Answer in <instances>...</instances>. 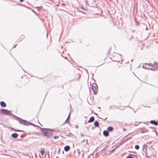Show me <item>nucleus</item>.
Wrapping results in <instances>:
<instances>
[{"label": "nucleus", "mask_w": 158, "mask_h": 158, "mask_svg": "<svg viewBox=\"0 0 158 158\" xmlns=\"http://www.w3.org/2000/svg\"><path fill=\"white\" fill-rule=\"evenodd\" d=\"M36 8L38 9V10H40V9H41L42 8V6L37 7Z\"/></svg>", "instance_id": "obj_21"}, {"label": "nucleus", "mask_w": 158, "mask_h": 158, "mask_svg": "<svg viewBox=\"0 0 158 158\" xmlns=\"http://www.w3.org/2000/svg\"><path fill=\"white\" fill-rule=\"evenodd\" d=\"M15 131H19V132H24V131H23L21 130H15Z\"/></svg>", "instance_id": "obj_22"}, {"label": "nucleus", "mask_w": 158, "mask_h": 158, "mask_svg": "<svg viewBox=\"0 0 158 158\" xmlns=\"http://www.w3.org/2000/svg\"><path fill=\"white\" fill-rule=\"evenodd\" d=\"M144 64H145L146 65H148V66H150L151 67H153V64H152L145 63Z\"/></svg>", "instance_id": "obj_16"}, {"label": "nucleus", "mask_w": 158, "mask_h": 158, "mask_svg": "<svg viewBox=\"0 0 158 158\" xmlns=\"http://www.w3.org/2000/svg\"><path fill=\"white\" fill-rule=\"evenodd\" d=\"M147 146L146 144H143V146H142L143 151L144 149L146 148H147Z\"/></svg>", "instance_id": "obj_18"}, {"label": "nucleus", "mask_w": 158, "mask_h": 158, "mask_svg": "<svg viewBox=\"0 0 158 158\" xmlns=\"http://www.w3.org/2000/svg\"><path fill=\"white\" fill-rule=\"evenodd\" d=\"M16 46H17V45H15L14 46V47H13V48H15L16 47Z\"/></svg>", "instance_id": "obj_30"}, {"label": "nucleus", "mask_w": 158, "mask_h": 158, "mask_svg": "<svg viewBox=\"0 0 158 158\" xmlns=\"http://www.w3.org/2000/svg\"><path fill=\"white\" fill-rule=\"evenodd\" d=\"M107 118H105L104 119H103V120L104 121L106 120V119Z\"/></svg>", "instance_id": "obj_32"}, {"label": "nucleus", "mask_w": 158, "mask_h": 158, "mask_svg": "<svg viewBox=\"0 0 158 158\" xmlns=\"http://www.w3.org/2000/svg\"><path fill=\"white\" fill-rule=\"evenodd\" d=\"M81 8L83 10H84L85 9V8L83 6H82L81 7Z\"/></svg>", "instance_id": "obj_31"}, {"label": "nucleus", "mask_w": 158, "mask_h": 158, "mask_svg": "<svg viewBox=\"0 0 158 158\" xmlns=\"http://www.w3.org/2000/svg\"><path fill=\"white\" fill-rule=\"evenodd\" d=\"M103 135L105 137H108L109 135V132L107 130H104L103 132Z\"/></svg>", "instance_id": "obj_7"}, {"label": "nucleus", "mask_w": 158, "mask_h": 158, "mask_svg": "<svg viewBox=\"0 0 158 158\" xmlns=\"http://www.w3.org/2000/svg\"><path fill=\"white\" fill-rule=\"evenodd\" d=\"M148 131V130H146V131H143L142 132H141V133H144L146 132H147Z\"/></svg>", "instance_id": "obj_23"}, {"label": "nucleus", "mask_w": 158, "mask_h": 158, "mask_svg": "<svg viewBox=\"0 0 158 158\" xmlns=\"http://www.w3.org/2000/svg\"><path fill=\"white\" fill-rule=\"evenodd\" d=\"M94 125L95 127H99V123L96 120L94 123Z\"/></svg>", "instance_id": "obj_12"}, {"label": "nucleus", "mask_w": 158, "mask_h": 158, "mask_svg": "<svg viewBox=\"0 0 158 158\" xmlns=\"http://www.w3.org/2000/svg\"><path fill=\"white\" fill-rule=\"evenodd\" d=\"M0 113L3 115H12L11 111L4 109H2L0 110Z\"/></svg>", "instance_id": "obj_3"}, {"label": "nucleus", "mask_w": 158, "mask_h": 158, "mask_svg": "<svg viewBox=\"0 0 158 158\" xmlns=\"http://www.w3.org/2000/svg\"><path fill=\"white\" fill-rule=\"evenodd\" d=\"M85 139H84V140H83L81 142H82V143H84V142H85Z\"/></svg>", "instance_id": "obj_25"}, {"label": "nucleus", "mask_w": 158, "mask_h": 158, "mask_svg": "<svg viewBox=\"0 0 158 158\" xmlns=\"http://www.w3.org/2000/svg\"><path fill=\"white\" fill-rule=\"evenodd\" d=\"M61 48H62V46H61Z\"/></svg>", "instance_id": "obj_41"}, {"label": "nucleus", "mask_w": 158, "mask_h": 158, "mask_svg": "<svg viewBox=\"0 0 158 158\" xmlns=\"http://www.w3.org/2000/svg\"><path fill=\"white\" fill-rule=\"evenodd\" d=\"M139 146L138 145H136L135 146V148L136 149L138 150L139 148Z\"/></svg>", "instance_id": "obj_19"}, {"label": "nucleus", "mask_w": 158, "mask_h": 158, "mask_svg": "<svg viewBox=\"0 0 158 158\" xmlns=\"http://www.w3.org/2000/svg\"><path fill=\"white\" fill-rule=\"evenodd\" d=\"M154 64L155 65H156V66L158 64L156 62H154Z\"/></svg>", "instance_id": "obj_24"}, {"label": "nucleus", "mask_w": 158, "mask_h": 158, "mask_svg": "<svg viewBox=\"0 0 158 158\" xmlns=\"http://www.w3.org/2000/svg\"><path fill=\"white\" fill-rule=\"evenodd\" d=\"M93 79L94 80V82H96V81L94 79Z\"/></svg>", "instance_id": "obj_33"}, {"label": "nucleus", "mask_w": 158, "mask_h": 158, "mask_svg": "<svg viewBox=\"0 0 158 158\" xmlns=\"http://www.w3.org/2000/svg\"><path fill=\"white\" fill-rule=\"evenodd\" d=\"M92 89L94 92L95 95H96L97 94L98 90V87L97 84L95 83L93 84L92 86Z\"/></svg>", "instance_id": "obj_4"}, {"label": "nucleus", "mask_w": 158, "mask_h": 158, "mask_svg": "<svg viewBox=\"0 0 158 158\" xmlns=\"http://www.w3.org/2000/svg\"><path fill=\"white\" fill-rule=\"evenodd\" d=\"M94 116L91 117L89 120L88 121V123H89L91 122H93L94 120Z\"/></svg>", "instance_id": "obj_8"}, {"label": "nucleus", "mask_w": 158, "mask_h": 158, "mask_svg": "<svg viewBox=\"0 0 158 158\" xmlns=\"http://www.w3.org/2000/svg\"><path fill=\"white\" fill-rule=\"evenodd\" d=\"M18 135L16 133H13L11 135V136L12 138L16 139L18 137Z\"/></svg>", "instance_id": "obj_11"}, {"label": "nucleus", "mask_w": 158, "mask_h": 158, "mask_svg": "<svg viewBox=\"0 0 158 158\" xmlns=\"http://www.w3.org/2000/svg\"><path fill=\"white\" fill-rule=\"evenodd\" d=\"M0 105L2 107H5L6 106V104L3 101H1L0 102Z\"/></svg>", "instance_id": "obj_9"}, {"label": "nucleus", "mask_w": 158, "mask_h": 158, "mask_svg": "<svg viewBox=\"0 0 158 158\" xmlns=\"http://www.w3.org/2000/svg\"><path fill=\"white\" fill-rule=\"evenodd\" d=\"M96 2V1L94 0V2Z\"/></svg>", "instance_id": "obj_38"}, {"label": "nucleus", "mask_w": 158, "mask_h": 158, "mask_svg": "<svg viewBox=\"0 0 158 158\" xmlns=\"http://www.w3.org/2000/svg\"><path fill=\"white\" fill-rule=\"evenodd\" d=\"M114 130L113 128L111 127V126H109L107 128V131L108 132H111L112 131Z\"/></svg>", "instance_id": "obj_13"}, {"label": "nucleus", "mask_w": 158, "mask_h": 158, "mask_svg": "<svg viewBox=\"0 0 158 158\" xmlns=\"http://www.w3.org/2000/svg\"><path fill=\"white\" fill-rule=\"evenodd\" d=\"M126 158H138V157L136 156L135 155L131 154L127 156Z\"/></svg>", "instance_id": "obj_5"}, {"label": "nucleus", "mask_w": 158, "mask_h": 158, "mask_svg": "<svg viewBox=\"0 0 158 158\" xmlns=\"http://www.w3.org/2000/svg\"><path fill=\"white\" fill-rule=\"evenodd\" d=\"M41 131L44 133V134L43 135V136L47 138L51 137L53 134L52 131L49 129L42 128Z\"/></svg>", "instance_id": "obj_1"}, {"label": "nucleus", "mask_w": 158, "mask_h": 158, "mask_svg": "<svg viewBox=\"0 0 158 158\" xmlns=\"http://www.w3.org/2000/svg\"><path fill=\"white\" fill-rule=\"evenodd\" d=\"M40 152L42 155H43L45 153L44 150L41 148V151H40Z\"/></svg>", "instance_id": "obj_17"}, {"label": "nucleus", "mask_w": 158, "mask_h": 158, "mask_svg": "<svg viewBox=\"0 0 158 158\" xmlns=\"http://www.w3.org/2000/svg\"><path fill=\"white\" fill-rule=\"evenodd\" d=\"M76 127L77 128H78V126H76Z\"/></svg>", "instance_id": "obj_37"}, {"label": "nucleus", "mask_w": 158, "mask_h": 158, "mask_svg": "<svg viewBox=\"0 0 158 158\" xmlns=\"http://www.w3.org/2000/svg\"><path fill=\"white\" fill-rule=\"evenodd\" d=\"M16 118L17 119H19V123L22 124H23L24 125L28 126L30 125L34 126L35 127H36L37 126L23 119H22L20 118L19 117L16 116Z\"/></svg>", "instance_id": "obj_2"}, {"label": "nucleus", "mask_w": 158, "mask_h": 158, "mask_svg": "<svg viewBox=\"0 0 158 158\" xmlns=\"http://www.w3.org/2000/svg\"><path fill=\"white\" fill-rule=\"evenodd\" d=\"M81 135L82 136H84V135L83 134H81Z\"/></svg>", "instance_id": "obj_26"}, {"label": "nucleus", "mask_w": 158, "mask_h": 158, "mask_svg": "<svg viewBox=\"0 0 158 158\" xmlns=\"http://www.w3.org/2000/svg\"><path fill=\"white\" fill-rule=\"evenodd\" d=\"M87 127V129H88H88H89V127Z\"/></svg>", "instance_id": "obj_34"}, {"label": "nucleus", "mask_w": 158, "mask_h": 158, "mask_svg": "<svg viewBox=\"0 0 158 158\" xmlns=\"http://www.w3.org/2000/svg\"><path fill=\"white\" fill-rule=\"evenodd\" d=\"M157 67L158 68V64L157 65Z\"/></svg>", "instance_id": "obj_39"}, {"label": "nucleus", "mask_w": 158, "mask_h": 158, "mask_svg": "<svg viewBox=\"0 0 158 158\" xmlns=\"http://www.w3.org/2000/svg\"><path fill=\"white\" fill-rule=\"evenodd\" d=\"M93 76H94V74H93Z\"/></svg>", "instance_id": "obj_42"}, {"label": "nucleus", "mask_w": 158, "mask_h": 158, "mask_svg": "<svg viewBox=\"0 0 158 158\" xmlns=\"http://www.w3.org/2000/svg\"><path fill=\"white\" fill-rule=\"evenodd\" d=\"M70 113L69 114L68 116L67 117V119L65 120V122H64V124L66 123H68V122H69V121H68L67 120L69 119V120L70 118Z\"/></svg>", "instance_id": "obj_15"}, {"label": "nucleus", "mask_w": 158, "mask_h": 158, "mask_svg": "<svg viewBox=\"0 0 158 158\" xmlns=\"http://www.w3.org/2000/svg\"><path fill=\"white\" fill-rule=\"evenodd\" d=\"M94 128H95V127H92L91 128V129H92V130L94 129Z\"/></svg>", "instance_id": "obj_29"}, {"label": "nucleus", "mask_w": 158, "mask_h": 158, "mask_svg": "<svg viewBox=\"0 0 158 158\" xmlns=\"http://www.w3.org/2000/svg\"><path fill=\"white\" fill-rule=\"evenodd\" d=\"M143 68V69H147L148 70H152V68H148L146 66L145 64H143V66H142Z\"/></svg>", "instance_id": "obj_14"}, {"label": "nucleus", "mask_w": 158, "mask_h": 158, "mask_svg": "<svg viewBox=\"0 0 158 158\" xmlns=\"http://www.w3.org/2000/svg\"><path fill=\"white\" fill-rule=\"evenodd\" d=\"M86 141H87V142H86V143H87V142H88V140H87H87H86Z\"/></svg>", "instance_id": "obj_36"}, {"label": "nucleus", "mask_w": 158, "mask_h": 158, "mask_svg": "<svg viewBox=\"0 0 158 158\" xmlns=\"http://www.w3.org/2000/svg\"><path fill=\"white\" fill-rule=\"evenodd\" d=\"M123 130L124 131H125L126 130V129L125 128H123Z\"/></svg>", "instance_id": "obj_27"}, {"label": "nucleus", "mask_w": 158, "mask_h": 158, "mask_svg": "<svg viewBox=\"0 0 158 158\" xmlns=\"http://www.w3.org/2000/svg\"><path fill=\"white\" fill-rule=\"evenodd\" d=\"M24 0H19V1L21 2H22L24 1Z\"/></svg>", "instance_id": "obj_28"}, {"label": "nucleus", "mask_w": 158, "mask_h": 158, "mask_svg": "<svg viewBox=\"0 0 158 158\" xmlns=\"http://www.w3.org/2000/svg\"><path fill=\"white\" fill-rule=\"evenodd\" d=\"M70 147L69 145L66 146L64 147V150L65 152L68 151L70 150Z\"/></svg>", "instance_id": "obj_10"}, {"label": "nucleus", "mask_w": 158, "mask_h": 158, "mask_svg": "<svg viewBox=\"0 0 158 158\" xmlns=\"http://www.w3.org/2000/svg\"><path fill=\"white\" fill-rule=\"evenodd\" d=\"M114 61H117V60H114Z\"/></svg>", "instance_id": "obj_40"}, {"label": "nucleus", "mask_w": 158, "mask_h": 158, "mask_svg": "<svg viewBox=\"0 0 158 158\" xmlns=\"http://www.w3.org/2000/svg\"><path fill=\"white\" fill-rule=\"evenodd\" d=\"M59 136H55L54 137V139H58Z\"/></svg>", "instance_id": "obj_20"}, {"label": "nucleus", "mask_w": 158, "mask_h": 158, "mask_svg": "<svg viewBox=\"0 0 158 158\" xmlns=\"http://www.w3.org/2000/svg\"><path fill=\"white\" fill-rule=\"evenodd\" d=\"M150 123L154 125L155 126H157L158 125V122L155 120H152L150 121Z\"/></svg>", "instance_id": "obj_6"}, {"label": "nucleus", "mask_w": 158, "mask_h": 158, "mask_svg": "<svg viewBox=\"0 0 158 158\" xmlns=\"http://www.w3.org/2000/svg\"><path fill=\"white\" fill-rule=\"evenodd\" d=\"M21 137L22 138L23 137V135H21Z\"/></svg>", "instance_id": "obj_35"}]
</instances>
